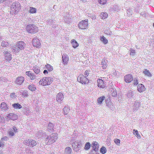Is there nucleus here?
Here are the masks:
<instances>
[{"label": "nucleus", "mask_w": 154, "mask_h": 154, "mask_svg": "<svg viewBox=\"0 0 154 154\" xmlns=\"http://www.w3.org/2000/svg\"><path fill=\"white\" fill-rule=\"evenodd\" d=\"M21 9L20 3L18 2H14L12 3L11 7V14L13 15L17 13Z\"/></svg>", "instance_id": "f257e3e1"}, {"label": "nucleus", "mask_w": 154, "mask_h": 154, "mask_svg": "<svg viewBox=\"0 0 154 154\" xmlns=\"http://www.w3.org/2000/svg\"><path fill=\"white\" fill-rule=\"evenodd\" d=\"M57 139V134L54 133L48 136L45 140L47 144H50L54 143Z\"/></svg>", "instance_id": "f03ea898"}, {"label": "nucleus", "mask_w": 154, "mask_h": 154, "mask_svg": "<svg viewBox=\"0 0 154 154\" xmlns=\"http://www.w3.org/2000/svg\"><path fill=\"white\" fill-rule=\"evenodd\" d=\"M53 78L51 77H44L41 79L39 82V84L43 86L50 85L52 82Z\"/></svg>", "instance_id": "7ed1b4c3"}, {"label": "nucleus", "mask_w": 154, "mask_h": 154, "mask_svg": "<svg viewBox=\"0 0 154 154\" xmlns=\"http://www.w3.org/2000/svg\"><path fill=\"white\" fill-rule=\"evenodd\" d=\"M27 31L29 33H34L38 31V27L34 24L28 25L26 27Z\"/></svg>", "instance_id": "20e7f679"}, {"label": "nucleus", "mask_w": 154, "mask_h": 154, "mask_svg": "<svg viewBox=\"0 0 154 154\" xmlns=\"http://www.w3.org/2000/svg\"><path fill=\"white\" fill-rule=\"evenodd\" d=\"M82 146V144L81 141L76 140L72 143V147L73 150L76 152L80 150Z\"/></svg>", "instance_id": "39448f33"}, {"label": "nucleus", "mask_w": 154, "mask_h": 154, "mask_svg": "<svg viewBox=\"0 0 154 154\" xmlns=\"http://www.w3.org/2000/svg\"><path fill=\"white\" fill-rule=\"evenodd\" d=\"M77 80L78 82L82 84H85L89 82L88 78L82 74L80 75L78 77Z\"/></svg>", "instance_id": "423d86ee"}, {"label": "nucleus", "mask_w": 154, "mask_h": 154, "mask_svg": "<svg viewBox=\"0 0 154 154\" xmlns=\"http://www.w3.org/2000/svg\"><path fill=\"white\" fill-rule=\"evenodd\" d=\"M88 20L81 21L78 24L79 28L81 29H86L88 26Z\"/></svg>", "instance_id": "0eeeda50"}, {"label": "nucleus", "mask_w": 154, "mask_h": 154, "mask_svg": "<svg viewBox=\"0 0 154 154\" xmlns=\"http://www.w3.org/2000/svg\"><path fill=\"white\" fill-rule=\"evenodd\" d=\"M23 143L24 144L28 146H33L36 144V143L35 140L31 139H27L24 140Z\"/></svg>", "instance_id": "6e6552de"}, {"label": "nucleus", "mask_w": 154, "mask_h": 154, "mask_svg": "<svg viewBox=\"0 0 154 154\" xmlns=\"http://www.w3.org/2000/svg\"><path fill=\"white\" fill-rule=\"evenodd\" d=\"M140 101L136 100L133 103L132 106L133 111H137L140 106Z\"/></svg>", "instance_id": "1a4fd4ad"}, {"label": "nucleus", "mask_w": 154, "mask_h": 154, "mask_svg": "<svg viewBox=\"0 0 154 154\" xmlns=\"http://www.w3.org/2000/svg\"><path fill=\"white\" fill-rule=\"evenodd\" d=\"M32 44L33 46L36 48H39L41 45V43L39 42V40L36 37L33 39L32 40Z\"/></svg>", "instance_id": "9d476101"}, {"label": "nucleus", "mask_w": 154, "mask_h": 154, "mask_svg": "<svg viewBox=\"0 0 154 154\" xmlns=\"http://www.w3.org/2000/svg\"><path fill=\"white\" fill-rule=\"evenodd\" d=\"M4 53V55L5 57V59L8 61H10L12 59L11 55L10 54V52L5 51H4L3 52Z\"/></svg>", "instance_id": "9b49d317"}, {"label": "nucleus", "mask_w": 154, "mask_h": 154, "mask_svg": "<svg viewBox=\"0 0 154 154\" xmlns=\"http://www.w3.org/2000/svg\"><path fill=\"white\" fill-rule=\"evenodd\" d=\"M125 81L127 83H130L133 80V77L131 75L128 74L124 76Z\"/></svg>", "instance_id": "f8f14e48"}, {"label": "nucleus", "mask_w": 154, "mask_h": 154, "mask_svg": "<svg viewBox=\"0 0 154 154\" xmlns=\"http://www.w3.org/2000/svg\"><path fill=\"white\" fill-rule=\"evenodd\" d=\"M7 119H8L9 120L11 119L13 120L17 119L18 117L16 115L13 113L9 114L7 116Z\"/></svg>", "instance_id": "ddd939ff"}, {"label": "nucleus", "mask_w": 154, "mask_h": 154, "mask_svg": "<svg viewBox=\"0 0 154 154\" xmlns=\"http://www.w3.org/2000/svg\"><path fill=\"white\" fill-rule=\"evenodd\" d=\"M25 46V44L24 42H19L16 44V47H18L20 50H23Z\"/></svg>", "instance_id": "4468645a"}, {"label": "nucleus", "mask_w": 154, "mask_h": 154, "mask_svg": "<svg viewBox=\"0 0 154 154\" xmlns=\"http://www.w3.org/2000/svg\"><path fill=\"white\" fill-rule=\"evenodd\" d=\"M91 146L93 150L97 151L99 148V145L97 142L94 141L92 143Z\"/></svg>", "instance_id": "2eb2a0df"}, {"label": "nucleus", "mask_w": 154, "mask_h": 154, "mask_svg": "<svg viewBox=\"0 0 154 154\" xmlns=\"http://www.w3.org/2000/svg\"><path fill=\"white\" fill-rule=\"evenodd\" d=\"M106 101V106L111 110H113L114 106L112 102L110 101V99L107 100Z\"/></svg>", "instance_id": "dca6fc26"}, {"label": "nucleus", "mask_w": 154, "mask_h": 154, "mask_svg": "<svg viewBox=\"0 0 154 154\" xmlns=\"http://www.w3.org/2000/svg\"><path fill=\"white\" fill-rule=\"evenodd\" d=\"M26 74L29 77L31 80H34L36 78V76L35 74L31 72L30 71L26 72Z\"/></svg>", "instance_id": "f3484780"}, {"label": "nucleus", "mask_w": 154, "mask_h": 154, "mask_svg": "<svg viewBox=\"0 0 154 154\" xmlns=\"http://www.w3.org/2000/svg\"><path fill=\"white\" fill-rule=\"evenodd\" d=\"M63 93L59 92L57 95L56 100L57 102H60L62 101L63 98Z\"/></svg>", "instance_id": "a211bd4d"}, {"label": "nucleus", "mask_w": 154, "mask_h": 154, "mask_svg": "<svg viewBox=\"0 0 154 154\" xmlns=\"http://www.w3.org/2000/svg\"><path fill=\"white\" fill-rule=\"evenodd\" d=\"M98 86L99 87L103 88L105 87V84L104 83L102 80L99 79L97 80Z\"/></svg>", "instance_id": "6ab92c4d"}, {"label": "nucleus", "mask_w": 154, "mask_h": 154, "mask_svg": "<svg viewBox=\"0 0 154 154\" xmlns=\"http://www.w3.org/2000/svg\"><path fill=\"white\" fill-rule=\"evenodd\" d=\"M24 80V79L23 77L21 76L18 77L16 79L15 82L18 85H21L23 82Z\"/></svg>", "instance_id": "aec40b11"}, {"label": "nucleus", "mask_w": 154, "mask_h": 154, "mask_svg": "<svg viewBox=\"0 0 154 154\" xmlns=\"http://www.w3.org/2000/svg\"><path fill=\"white\" fill-rule=\"evenodd\" d=\"M135 94V93L134 91L131 90H129L127 93V97L129 99H131L133 98V96Z\"/></svg>", "instance_id": "412c9836"}, {"label": "nucleus", "mask_w": 154, "mask_h": 154, "mask_svg": "<svg viewBox=\"0 0 154 154\" xmlns=\"http://www.w3.org/2000/svg\"><path fill=\"white\" fill-rule=\"evenodd\" d=\"M107 60L104 58H103L101 62V65H102L101 67L103 69H106L107 66Z\"/></svg>", "instance_id": "4be33fe9"}, {"label": "nucleus", "mask_w": 154, "mask_h": 154, "mask_svg": "<svg viewBox=\"0 0 154 154\" xmlns=\"http://www.w3.org/2000/svg\"><path fill=\"white\" fill-rule=\"evenodd\" d=\"M137 90L140 92H142L145 90L144 86L142 84H139L137 86Z\"/></svg>", "instance_id": "5701e85b"}, {"label": "nucleus", "mask_w": 154, "mask_h": 154, "mask_svg": "<svg viewBox=\"0 0 154 154\" xmlns=\"http://www.w3.org/2000/svg\"><path fill=\"white\" fill-rule=\"evenodd\" d=\"M0 108L3 111H5L8 108L6 103L4 102H2V103L1 105Z\"/></svg>", "instance_id": "b1692460"}, {"label": "nucleus", "mask_w": 154, "mask_h": 154, "mask_svg": "<svg viewBox=\"0 0 154 154\" xmlns=\"http://www.w3.org/2000/svg\"><path fill=\"white\" fill-rule=\"evenodd\" d=\"M47 131L50 132H52L53 130V124L51 123H49L48 125Z\"/></svg>", "instance_id": "393cba45"}, {"label": "nucleus", "mask_w": 154, "mask_h": 154, "mask_svg": "<svg viewBox=\"0 0 154 154\" xmlns=\"http://www.w3.org/2000/svg\"><path fill=\"white\" fill-rule=\"evenodd\" d=\"M62 60L64 63L66 64L69 60L68 56L63 54L62 56Z\"/></svg>", "instance_id": "a878e982"}, {"label": "nucleus", "mask_w": 154, "mask_h": 154, "mask_svg": "<svg viewBox=\"0 0 154 154\" xmlns=\"http://www.w3.org/2000/svg\"><path fill=\"white\" fill-rule=\"evenodd\" d=\"M12 52L16 54L20 50L19 48L16 47V45L13 46Z\"/></svg>", "instance_id": "bb28decb"}, {"label": "nucleus", "mask_w": 154, "mask_h": 154, "mask_svg": "<svg viewBox=\"0 0 154 154\" xmlns=\"http://www.w3.org/2000/svg\"><path fill=\"white\" fill-rule=\"evenodd\" d=\"M33 70L37 74H38L40 72L39 68L36 66H35L33 67Z\"/></svg>", "instance_id": "cd10ccee"}, {"label": "nucleus", "mask_w": 154, "mask_h": 154, "mask_svg": "<svg viewBox=\"0 0 154 154\" xmlns=\"http://www.w3.org/2000/svg\"><path fill=\"white\" fill-rule=\"evenodd\" d=\"M111 95L113 97H116L117 95V92L116 90L114 88H111L110 90Z\"/></svg>", "instance_id": "c85d7f7f"}, {"label": "nucleus", "mask_w": 154, "mask_h": 154, "mask_svg": "<svg viewBox=\"0 0 154 154\" xmlns=\"http://www.w3.org/2000/svg\"><path fill=\"white\" fill-rule=\"evenodd\" d=\"M12 106L16 109H20L22 108L21 106L18 103H15L12 105Z\"/></svg>", "instance_id": "c756f323"}, {"label": "nucleus", "mask_w": 154, "mask_h": 154, "mask_svg": "<svg viewBox=\"0 0 154 154\" xmlns=\"http://www.w3.org/2000/svg\"><path fill=\"white\" fill-rule=\"evenodd\" d=\"M72 149L70 147H67L65 149V154H71Z\"/></svg>", "instance_id": "7c9ffc66"}, {"label": "nucleus", "mask_w": 154, "mask_h": 154, "mask_svg": "<svg viewBox=\"0 0 154 154\" xmlns=\"http://www.w3.org/2000/svg\"><path fill=\"white\" fill-rule=\"evenodd\" d=\"M143 73L145 75L149 77H151L152 76L151 73L150 72L149 70L147 69H145L143 71Z\"/></svg>", "instance_id": "2f4dec72"}, {"label": "nucleus", "mask_w": 154, "mask_h": 154, "mask_svg": "<svg viewBox=\"0 0 154 154\" xmlns=\"http://www.w3.org/2000/svg\"><path fill=\"white\" fill-rule=\"evenodd\" d=\"M72 47L74 48H76L79 45L78 43L74 40H73L71 42Z\"/></svg>", "instance_id": "473e14b6"}, {"label": "nucleus", "mask_w": 154, "mask_h": 154, "mask_svg": "<svg viewBox=\"0 0 154 154\" xmlns=\"http://www.w3.org/2000/svg\"><path fill=\"white\" fill-rule=\"evenodd\" d=\"M100 17L102 19H105L107 18V14L106 12L105 13H102L100 14Z\"/></svg>", "instance_id": "72a5a7b5"}, {"label": "nucleus", "mask_w": 154, "mask_h": 154, "mask_svg": "<svg viewBox=\"0 0 154 154\" xmlns=\"http://www.w3.org/2000/svg\"><path fill=\"white\" fill-rule=\"evenodd\" d=\"M133 133L134 134L136 135L138 139H140L141 138V136L138 134V131L137 130L135 129L133 130Z\"/></svg>", "instance_id": "f704fd0d"}, {"label": "nucleus", "mask_w": 154, "mask_h": 154, "mask_svg": "<svg viewBox=\"0 0 154 154\" xmlns=\"http://www.w3.org/2000/svg\"><path fill=\"white\" fill-rule=\"evenodd\" d=\"M63 112L65 115H67L69 112L70 109L67 107L65 106L63 109Z\"/></svg>", "instance_id": "c9c22d12"}, {"label": "nucleus", "mask_w": 154, "mask_h": 154, "mask_svg": "<svg viewBox=\"0 0 154 154\" xmlns=\"http://www.w3.org/2000/svg\"><path fill=\"white\" fill-rule=\"evenodd\" d=\"M29 89L31 91H34L36 89L35 86L33 85H30L29 86Z\"/></svg>", "instance_id": "e433bc0d"}, {"label": "nucleus", "mask_w": 154, "mask_h": 154, "mask_svg": "<svg viewBox=\"0 0 154 154\" xmlns=\"http://www.w3.org/2000/svg\"><path fill=\"white\" fill-rule=\"evenodd\" d=\"M91 146V144L89 142L86 143L85 145L84 149L86 150H88Z\"/></svg>", "instance_id": "4c0bfd02"}, {"label": "nucleus", "mask_w": 154, "mask_h": 154, "mask_svg": "<svg viewBox=\"0 0 154 154\" xmlns=\"http://www.w3.org/2000/svg\"><path fill=\"white\" fill-rule=\"evenodd\" d=\"M105 98V97L104 96L99 98L97 100L98 103L99 104H101L103 100Z\"/></svg>", "instance_id": "58836bf2"}, {"label": "nucleus", "mask_w": 154, "mask_h": 154, "mask_svg": "<svg viewBox=\"0 0 154 154\" xmlns=\"http://www.w3.org/2000/svg\"><path fill=\"white\" fill-rule=\"evenodd\" d=\"M100 40L105 44H106L108 42V40L103 36L101 37Z\"/></svg>", "instance_id": "ea45409f"}, {"label": "nucleus", "mask_w": 154, "mask_h": 154, "mask_svg": "<svg viewBox=\"0 0 154 154\" xmlns=\"http://www.w3.org/2000/svg\"><path fill=\"white\" fill-rule=\"evenodd\" d=\"M45 67L49 71H51L53 69L52 66L50 64H47L45 65Z\"/></svg>", "instance_id": "a19ab883"}, {"label": "nucleus", "mask_w": 154, "mask_h": 154, "mask_svg": "<svg viewBox=\"0 0 154 154\" xmlns=\"http://www.w3.org/2000/svg\"><path fill=\"white\" fill-rule=\"evenodd\" d=\"M36 10L35 8L32 7H30L29 12L31 13H35L36 12Z\"/></svg>", "instance_id": "79ce46f5"}, {"label": "nucleus", "mask_w": 154, "mask_h": 154, "mask_svg": "<svg viewBox=\"0 0 154 154\" xmlns=\"http://www.w3.org/2000/svg\"><path fill=\"white\" fill-rule=\"evenodd\" d=\"M10 43L7 42H6L5 41H3L1 43V45L3 47H7L8 45H9Z\"/></svg>", "instance_id": "37998d69"}, {"label": "nucleus", "mask_w": 154, "mask_h": 154, "mask_svg": "<svg viewBox=\"0 0 154 154\" xmlns=\"http://www.w3.org/2000/svg\"><path fill=\"white\" fill-rule=\"evenodd\" d=\"M100 152L103 154H104L106 153V149L104 147H102L100 150Z\"/></svg>", "instance_id": "c03bdc74"}, {"label": "nucleus", "mask_w": 154, "mask_h": 154, "mask_svg": "<svg viewBox=\"0 0 154 154\" xmlns=\"http://www.w3.org/2000/svg\"><path fill=\"white\" fill-rule=\"evenodd\" d=\"M42 131H38L36 134V136L39 138L42 137Z\"/></svg>", "instance_id": "a18cd8bd"}, {"label": "nucleus", "mask_w": 154, "mask_h": 154, "mask_svg": "<svg viewBox=\"0 0 154 154\" xmlns=\"http://www.w3.org/2000/svg\"><path fill=\"white\" fill-rule=\"evenodd\" d=\"M133 82L134 85H137L138 84V80L136 78H134Z\"/></svg>", "instance_id": "49530a36"}, {"label": "nucleus", "mask_w": 154, "mask_h": 154, "mask_svg": "<svg viewBox=\"0 0 154 154\" xmlns=\"http://www.w3.org/2000/svg\"><path fill=\"white\" fill-rule=\"evenodd\" d=\"M104 33L107 35H111L112 34V32L109 30L108 29H106L104 31Z\"/></svg>", "instance_id": "de8ad7c7"}, {"label": "nucleus", "mask_w": 154, "mask_h": 154, "mask_svg": "<svg viewBox=\"0 0 154 154\" xmlns=\"http://www.w3.org/2000/svg\"><path fill=\"white\" fill-rule=\"evenodd\" d=\"M114 142L115 143L118 145H120V140L117 139H115L114 140Z\"/></svg>", "instance_id": "09e8293b"}, {"label": "nucleus", "mask_w": 154, "mask_h": 154, "mask_svg": "<svg viewBox=\"0 0 154 154\" xmlns=\"http://www.w3.org/2000/svg\"><path fill=\"white\" fill-rule=\"evenodd\" d=\"M130 54L132 56H134L135 54V50L133 49H131L130 50Z\"/></svg>", "instance_id": "8fccbe9b"}, {"label": "nucleus", "mask_w": 154, "mask_h": 154, "mask_svg": "<svg viewBox=\"0 0 154 154\" xmlns=\"http://www.w3.org/2000/svg\"><path fill=\"white\" fill-rule=\"evenodd\" d=\"M132 11L131 9H128L127 11V14L128 16H130L132 14Z\"/></svg>", "instance_id": "3c124183"}, {"label": "nucleus", "mask_w": 154, "mask_h": 154, "mask_svg": "<svg viewBox=\"0 0 154 154\" xmlns=\"http://www.w3.org/2000/svg\"><path fill=\"white\" fill-rule=\"evenodd\" d=\"M99 3L102 5H104L106 3V0H98Z\"/></svg>", "instance_id": "603ef678"}, {"label": "nucleus", "mask_w": 154, "mask_h": 154, "mask_svg": "<svg viewBox=\"0 0 154 154\" xmlns=\"http://www.w3.org/2000/svg\"><path fill=\"white\" fill-rule=\"evenodd\" d=\"M89 71L88 70H86L84 72V76L86 77V78L88 75L89 74Z\"/></svg>", "instance_id": "864d4df0"}, {"label": "nucleus", "mask_w": 154, "mask_h": 154, "mask_svg": "<svg viewBox=\"0 0 154 154\" xmlns=\"http://www.w3.org/2000/svg\"><path fill=\"white\" fill-rule=\"evenodd\" d=\"M9 135L10 137H12L14 135V134L13 131H10L8 132Z\"/></svg>", "instance_id": "5fc2aeb1"}, {"label": "nucleus", "mask_w": 154, "mask_h": 154, "mask_svg": "<svg viewBox=\"0 0 154 154\" xmlns=\"http://www.w3.org/2000/svg\"><path fill=\"white\" fill-rule=\"evenodd\" d=\"M140 14L141 15L143 16V17H146V14L145 12H141Z\"/></svg>", "instance_id": "6e6d98bb"}, {"label": "nucleus", "mask_w": 154, "mask_h": 154, "mask_svg": "<svg viewBox=\"0 0 154 154\" xmlns=\"http://www.w3.org/2000/svg\"><path fill=\"white\" fill-rule=\"evenodd\" d=\"M22 95L24 97H26L28 95L26 91H23L22 93Z\"/></svg>", "instance_id": "4d7b16f0"}, {"label": "nucleus", "mask_w": 154, "mask_h": 154, "mask_svg": "<svg viewBox=\"0 0 154 154\" xmlns=\"http://www.w3.org/2000/svg\"><path fill=\"white\" fill-rule=\"evenodd\" d=\"M113 9L114 10L116 11H118L119 10V8L117 6H114L113 8Z\"/></svg>", "instance_id": "13d9d810"}, {"label": "nucleus", "mask_w": 154, "mask_h": 154, "mask_svg": "<svg viewBox=\"0 0 154 154\" xmlns=\"http://www.w3.org/2000/svg\"><path fill=\"white\" fill-rule=\"evenodd\" d=\"M7 79L5 78H3V77H1L0 78V81H2L3 82H5L7 81Z\"/></svg>", "instance_id": "bf43d9fd"}, {"label": "nucleus", "mask_w": 154, "mask_h": 154, "mask_svg": "<svg viewBox=\"0 0 154 154\" xmlns=\"http://www.w3.org/2000/svg\"><path fill=\"white\" fill-rule=\"evenodd\" d=\"M8 139V138L7 137H5L2 138V140H7Z\"/></svg>", "instance_id": "052dcab7"}, {"label": "nucleus", "mask_w": 154, "mask_h": 154, "mask_svg": "<svg viewBox=\"0 0 154 154\" xmlns=\"http://www.w3.org/2000/svg\"><path fill=\"white\" fill-rule=\"evenodd\" d=\"M3 121H4V118L3 117H0V122H2Z\"/></svg>", "instance_id": "680f3d73"}, {"label": "nucleus", "mask_w": 154, "mask_h": 154, "mask_svg": "<svg viewBox=\"0 0 154 154\" xmlns=\"http://www.w3.org/2000/svg\"><path fill=\"white\" fill-rule=\"evenodd\" d=\"M64 21L68 23H69V21L68 20V19H65L64 20Z\"/></svg>", "instance_id": "e2e57ef3"}, {"label": "nucleus", "mask_w": 154, "mask_h": 154, "mask_svg": "<svg viewBox=\"0 0 154 154\" xmlns=\"http://www.w3.org/2000/svg\"><path fill=\"white\" fill-rule=\"evenodd\" d=\"M13 129L15 132H17V129L16 127H14L13 128Z\"/></svg>", "instance_id": "0e129e2a"}, {"label": "nucleus", "mask_w": 154, "mask_h": 154, "mask_svg": "<svg viewBox=\"0 0 154 154\" xmlns=\"http://www.w3.org/2000/svg\"><path fill=\"white\" fill-rule=\"evenodd\" d=\"M43 72L44 74H46L48 73V71L47 70H45Z\"/></svg>", "instance_id": "69168bd1"}, {"label": "nucleus", "mask_w": 154, "mask_h": 154, "mask_svg": "<svg viewBox=\"0 0 154 154\" xmlns=\"http://www.w3.org/2000/svg\"><path fill=\"white\" fill-rule=\"evenodd\" d=\"M4 145V143L0 141V147H1L2 146H3V145Z\"/></svg>", "instance_id": "338daca9"}, {"label": "nucleus", "mask_w": 154, "mask_h": 154, "mask_svg": "<svg viewBox=\"0 0 154 154\" xmlns=\"http://www.w3.org/2000/svg\"><path fill=\"white\" fill-rule=\"evenodd\" d=\"M10 96L11 97H14L15 96V93H13L11 94L10 95Z\"/></svg>", "instance_id": "774afa93"}]
</instances>
